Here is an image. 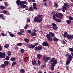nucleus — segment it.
<instances>
[{
  "mask_svg": "<svg viewBox=\"0 0 73 73\" xmlns=\"http://www.w3.org/2000/svg\"><path fill=\"white\" fill-rule=\"evenodd\" d=\"M46 62H48V60H49V63L50 64V68L51 70L52 71L54 70L55 66H56V64H57V60H56L55 58L53 57L50 58V57H48L46 58Z\"/></svg>",
  "mask_w": 73,
  "mask_h": 73,
  "instance_id": "nucleus-1",
  "label": "nucleus"
},
{
  "mask_svg": "<svg viewBox=\"0 0 73 73\" xmlns=\"http://www.w3.org/2000/svg\"><path fill=\"white\" fill-rule=\"evenodd\" d=\"M42 15L40 14L38 15L37 17H35L34 19V22L36 23L37 22L38 23H40L41 21H42V18L41 17Z\"/></svg>",
  "mask_w": 73,
  "mask_h": 73,
  "instance_id": "nucleus-2",
  "label": "nucleus"
},
{
  "mask_svg": "<svg viewBox=\"0 0 73 73\" xmlns=\"http://www.w3.org/2000/svg\"><path fill=\"white\" fill-rule=\"evenodd\" d=\"M42 49V46L41 45L35 47L34 48V49L36 51L41 50Z\"/></svg>",
  "mask_w": 73,
  "mask_h": 73,
  "instance_id": "nucleus-3",
  "label": "nucleus"
},
{
  "mask_svg": "<svg viewBox=\"0 0 73 73\" xmlns=\"http://www.w3.org/2000/svg\"><path fill=\"white\" fill-rule=\"evenodd\" d=\"M46 36V37H47V40L48 41H53V39L52 37H51L50 35L49 34H47Z\"/></svg>",
  "mask_w": 73,
  "mask_h": 73,
  "instance_id": "nucleus-4",
  "label": "nucleus"
},
{
  "mask_svg": "<svg viewBox=\"0 0 73 73\" xmlns=\"http://www.w3.org/2000/svg\"><path fill=\"white\" fill-rule=\"evenodd\" d=\"M6 56L5 52L3 53V52H0V57L1 58H5Z\"/></svg>",
  "mask_w": 73,
  "mask_h": 73,
  "instance_id": "nucleus-5",
  "label": "nucleus"
},
{
  "mask_svg": "<svg viewBox=\"0 0 73 73\" xmlns=\"http://www.w3.org/2000/svg\"><path fill=\"white\" fill-rule=\"evenodd\" d=\"M52 25L53 26L52 27V28L54 30H57L58 29V27H57V25L55 23H52Z\"/></svg>",
  "mask_w": 73,
  "mask_h": 73,
  "instance_id": "nucleus-6",
  "label": "nucleus"
},
{
  "mask_svg": "<svg viewBox=\"0 0 73 73\" xmlns=\"http://www.w3.org/2000/svg\"><path fill=\"white\" fill-rule=\"evenodd\" d=\"M42 45L43 46H49V45L48 43L45 41L43 42Z\"/></svg>",
  "mask_w": 73,
  "mask_h": 73,
  "instance_id": "nucleus-7",
  "label": "nucleus"
},
{
  "mask_svg": "<svg viewBox=\"0 0 73 73\" xmlns=\"http://www.w3.org/2000/svg\"><path fill=\"white\" fill-rule=\"evenodd\" d=\"M16 3L18 5H19L20 4L21 6H23V4L21 3V2L20 0H17L16 1Z\"/></svg>",
  "mask_w": 73,
  "mask_h": 73,
  "instance_id": "nucleus-8",
  "label": "nucleus"
},
{
  "mask_svg": "<svg viewBox=\"0 0 73 73\" xmlns=\"http://www.w3.org/2000/svg\"><path fill=\"white\" fill-rule=\"evenodd\" d=\"M68 36H70V35H69V34H68V33H67V32H65L64 33V35H63V37H66L67 36V37L68 39V40H69V38H68Z\"/></svg>",
  "mask_w": 73,
  "mask_h": 73,
  "instance_id": "nucleus-9",
  "label": "nucleus"
},
{
  "mask_svg": "<svg viewBox=\"0 0 73 73\" xmlns=\"http://www.w3.org/2000/svg\"><path fill=\"white\" fill-rule=\"evenodd\" d=\"M33 8L34 9H35V10H37V8L36 7V3H33Z\"/></svg>",
  "mask_w": 73,
  "mask_h": 73,
  "instance_id": "nucleus-10",
  "label": "nucleus"
},
{
  "mask_svg": "<svg viewBox=\"0 0 73 73\" xmlns=\"http://www.w3.org/2000/svg\"><path fill=\"white\" fill-rule=\"evenodd\" d=\"M58 14L59 18L60 19H62V17H63V14L61 13H59Z\"/></svg>",
  "mask_w": 73,
  "mask_h": 73,
  "instance_id": "nucleus-11",
  "label": "nucleus"
},
{
  "mask_svg": "<svg viewBox=\"0 0 73 73\" xmlns=\"http://www.w3.org/2000/svg\"><path fill=\"white\" fill-rule=\"evenodd\" d=\"M28 47L31 49H33L35 48V46H34V45H33V44H31L29 45Z\"/></svg>",
  "mask_w": 73,
  "mask_h": 73,
  "instance_id": "nucleus-12",
  "label": "nucleus"
},
{
  "mask_svg": "<svg viewBox=\"0 0 73 73\" xmlns=\"http://www.w3.org/2000/svg\"><path fill=\"white\" fill-rule=\"evenodd\" d=\"M56 17H58V14L57 13H56L55 15H53L52 17L53 19H55L56 18Z\"/></svg>",
  "mask_w": 73,
  "mask_h": 73,
  "instance_id": "nucleus-13",
  "label": "nucleus"
},
{
  "mask_svg": "<svg viewBox=\"0 0 73 73\" xmlns=\"http://www.w3.org/2000/svg\"><path fill=\"white\" fill-rule=\"evenodd\" d=\"M73 56H72L71 55H69V56L68 57V60L71 61L72 59V58H73Z\"/></svg>",
  "mask_w": 73,
  "mask_h": 73,
  "instance_id": "nucleus-14",
  "label": "nucleus"
},
{
  "mask_svg": "<svg viewBox=\"0 0 73 73\" xmlns=\"http://www.w3.org/2000/svg\"><path fill=\"white\" fill-rule=\"evenodd\" d=\"M4 64L5 66H7L9 64V62L8 61H6L4 62Z\"/></svg>",
  "mask_w": 73,
  "mask_h": 73,
  "instance_id": "nucleus-15",
  "label": "nucleus"
},
{
  "mask_svg": "<svg viewBox=\"0 0 73 73\" xmlns=\"http://www.w3.org/2000/svg\"><path fill=\"white\" fill-rule=\"evenodd\" d=\"M32 64H33V65H35V64L37 65V63H36V60H35V59H34V60H32Z\"/></svg>",
  "mask_w": 73,
  "mask_h": 73,
  "instance_id": "nucleus-16",
  "label": "nucleus"
},
{
  "mask_svg": "<svg viewBox=\"0 0 73 73\" xmlns=\"http://www.w3.org/2000/svg\"><path fill=\"white\" fill-rule=\"evenodd\" d=\"M49 34L50 35V36H51L52 37H54L55 36L54 34L52 32H49Z\"/></svg>",
  "mask_w": 73,
  "mask_h": 73,
  "instance_id": "nucleus-17",
  "label": "nucleus"
},
{
  "mask_svg": "<svg viewBox=\"0 0 73 73\" xmlns=\"http://www.w3.org/2000/svg\"><path fill=\"white\" fill-rule=\"evenodd\" d=\"M31 35L33 36H37V34L36 33L33 32L31 33Z\"/></svg>",
  "mask_w": 73,
  "mask_h": 73,
  "instance_id": "nucleus-18",
  "label": "nucleus"
},
{
  "mask_svg": "<svg viewBox=\"0 0 73 73\" xmlns=\"http://www.w3.org/2000/svg\"><path fill=\"white\" fill-rule=\"evenodd\" d=\"M24 40L27 43H28L29 42V39H28L27 38H25Z\"/></svg>",
  "mask_w": 73,
  "mask_h": 73,
  "instance_id": "nucleus-19",
  "label": "nucleus"
},
{
  "mask_svg": "<svg viewBox=\"0 0 73 73\" xmlns=\"http://www.w3.org/2000/svg\"><path fill=\"white\" fill-rule=\"evenodd\" d=\"M5 66L4 64H3L1 65V67L3 69H5Z\"/></svg>",
  "mask_w": 73,
  "mask_h": 73,
  "instance_id": "nucleus-20",
  "label": "nucleus"
},
{
  "mask_svg": "<svg viewBox=\"0 0 73 73\" xmlns=\"http://www.w3.org/2000/svg\"><path fill=\"white\" fill-rule=\"evenodd\" d=\"M28 11H33L34 10L32 7H30L29 8Z\"/></svg>",
  "mask_w": 73,
  "mask_h": 73,
  "instance_id": "nucleus-21",
  "label": "nucleus"
},
{
  "mask_svg": "<svg viewBox=\"0 0 73 73\" xmlns=\"http://www.w3.org/2000/svg\"><path fill=\"white\" fill-rule=\"evenodd\" d=\"M64 6H65V7H67V8H69V5H68V3H64Z\"/></svg>",
  "mask_w": 73,
  "mask_h": 73,
  "instance_id": "nucleus-22",
  "label": "nucleus"
},
{
  "mask_svg": "<svg viewBox=\"0 0 73 73\" xmlns=\"http://www.w3.org/2000/svg\"><path fill=\"white\" fill-rule=\"evenodd\" d=\"M43 60H44V61L45 62H46V60H46V56H44L43 57Z\"/></svg>",
  "mask_w": 73,
  "mask_h": 73,
  "instance_id": "nucleus-23",
  "label": "nucleus"
},
{
  "mask_svg": "<svg viewBox=\"0 0 73 73\" xmlns=\"http://www.w3.org/2000/svg\"><path fill=\"white\" fill-rule=\"evenodd\" d=\"M55 20L56 22H57V23H60V22H61V21L58 19H55Z\"/></svg>",
  "mask_w": 73,
  "mask_h": 73,
  "instance_id": "nucleus-24",
  "label": "nucleus"
},
{
  "mask_svg": "<svg viewBox=\"0 0 73 73\" xmlns=\"http://www.w3.org/2000/svg\"><path fill=\"white\" fill-rule=\"evenodd\" d=\"M38 59H40V57H41V55L39 54H38L37 55Z\"/></svg>",
  "mask_w": 73,
  "mask_h": 73,
  "instance_id": "nucleus-25",
  "label": "nucleus"
},
{
  "mask_svg": "<svg viewBox=\"0 0 73 73\" xmlns=\"http://www.w3.org/2000/svg\"><path fill=\"white\" fill-rule=\"evenodd\" d=\"M5 6H1L0 7V9L2 10H3L5 9Z\"/></svg>",
  "mask_w": 73,
  "mask_h": 73,
  "instance_id": "nucleus-26",
  "label": "nucleus"
},
{
  "mask_svg": "<svg viewBox=\"0 0 73 73\" xmlns=\"http://www.w3.org/2000/svg\"><path fill=\"white\" fill-rule=\"evenodd\" d=\"M21 3L22 4H27V2L24 1H21Z\"/></svg>",
  "mask_w": 73,
  "mask_h": 73,
  "instance_id": "nucleus-27",
  "label": "nucleus"
},
{
  "mask_svg": "<svg viewBox=\"0 0 73 73\" xmlns=\"http://www.w3.org/2000/svg\"><path fill=\"white\" fill-rule=\"evenodd\" d=\"M53 40L54 41H58V39L57 38H56V37H54L53 38Z\"/></svg>",
  "mask_w": 73,
  "mask_h": 73,
  "instance_id": "nucleus-28",
  "label": "nucleus"
},
{
  "mask_svg": "<svg viewBox=\"0 0 73 73\" xmlns=\"http://www.w3.org/2000/svg\"><path fill=\"white\" fill-rule=\"evenodd\" d=\"M67 24H70L71 23V21L70 20H67L66 21Z\"/></svg>",
  "mask_w": 73,
  "mask_h": 73,
  "instance_id": "nucleus-29",
  "label": "nucleus"
},
{
  "mask_svg": "<svg viewBox=\"0 0 73 73\" xmlns=\"http://www.w3.org/2000/svg\"><path fill=\"white\" fill-rule=\"evenodd\" d=\"M20 72L22 73H24L25 72V70L23 69H22L20 70Z\"/></svg>",
  "mask_w": 73,
  "mask_h": 73,
  "instance_id": "nucleus-30",
  "label": "nucleus"
},
{
  "mask_svg": "<svg viewBox=\"0 0 73 73\" xmlns=\"http://www.w3.org/2000/svg\"><path fill=\"white\" fill-rule=\"evenodd\" d=\"M54 4H55L54 5V7L56 8H57V7H58V5L57 4V3L55 2H54Z\"/></svg>",
  "mask_w": 73,
  "mask_h": 73,
  "instance_id": "nucleus-31",
  "label": "nucleus"
},
{
  "mask_svg": "<svg viewBox=\"0 0 73 73\" xmlns=\"http://www.w3.org/2000/svg\"><path fill=\"white\" fill-rule=\"evenodd\" d=\"M16 64H17V62H14L12 63V66H15V65H16Z\"/></svg>",
  "mask_w": 73,
  "mask_h": 73,
  "instance_id": "nucleus-32",
  "label": "nucleus"
},
{
  "mask_svg": "<svg viewBox=\"0 0 73 73\" xmlns=\"http://www.w3.org/2000/svg\"><path fill=\"white\" fill-rule=\"evenodd\" d=\"M7 54L8 56H9L11 55V51H8L7 52Z\"/></svg>",
  "mask_w": 73,
  "mask_h": 73,
  "instance_id": "nucleus-33",
  "label": "nucleus"
},
{
  "mask_svg": "<svg viewBox=\"0 0 73 73\" xmlns=\"http://www.w3.org/2000/svg\"><path fill=\"white\" fill-rule=\"evenodd\" d=\"M9 44H6L4 46V47L5 48H8L9 47Z\"/></svg>",
  "mask_w": 73,
  "mask_h": 73,
  "instance_id": "nucleus-34",
  "label": "nucleus"
},
{
  "mask_svg": "<svg viewBox=\"0 0 73 73\" xmlns=\"http://www.w3.org/2000/svg\"><path fill=\"white\" fill-rule=\"evenodd\" d=\"M11 60L12 61H15L16 60V59L14 57H12L11 58Z\"/></svg>",
  "mask_w": 73,
  "mask_h": 73,
  "instance_id": "nucleus-35",
  "label": "nucleus"
},
{
  "mask_svg": "<svg viewBox=\"0 0 73 73\" xmlns=\"http://www.w3.org/2000/svg\"><path fill=\"white\" fill-rule=\"evenodd\" d=\"M70 61L69 60H68L66 62V65H68L69 64H70Z\"/></svg>",
  "mask_w": 73,
  "mask_h": 73,
  "instance_id": "nucleus-36",
  "label": "nucleus"
},
{
  "mask_svg": "<svg viewBox=\"0 0 73 73\" xmlns=\"http://www.w3.org/2000/svg\"><path fill=\"white\" fill-rule=\"evenodd\" d=\"M68 18L69 19V20H73V17L70 16Z\"/></svg>",
  "mask_w": 73,
  "mask_h": 73,
  "instance_id": "nucleus-37",
  "label": "nucleus"
},
{
  "mask_svg": "<svg viewBox=\"0 0 73 73\" xmlns=\"http://www.w3.org/2000/svg\"><path fill=\"white\" fill-rule=\"evenodd\" d=\"M5 60H9V57L8 56H7L5 58Z\"/></svg>",
  "mask_w": 73,
  "mask_h": 73,
  "instance_id": "nucleus-38",
  "label": "nucleus"
},
{
  "mask_svg": "<svg viewBox=\"0 0 73 73\" xmlns=\"http://www.w3.org/2000/svg\"><path fill=\"white\" fill-rule=\"evenodd\" d=\"M63 9L64 10H65L66 11H68V8L65 7H63Z\"/></svg>",
  "mask_w": 73,
  "mask_h": 73,
  "instance_id": "nucleus-39",
  "label": "nucleus"
},
{
  "mask_svg": "<svg viewBox=\"0 0 73 73\" xmlns=\"http://www.w3.org/2000/svg\"><path fill=\"white\" fill-rule=\"evenodd\" d=\"M72 48H69V50L70 51L72 52H73V47H72Z\"/></svg>",
  "mask_w": 73,
  "mask_h": 73,
  "instance_id": "nucleus-40",
  "label": "nucleus"
},
{
  "mask_svg": "<svg viewBox=\"0 0 73 73\" xmlns=\"http://www.w3.org/2000/svg\"><path fill=\"white\" fill-rule=\"evenodd\" d=\"M22 44L21 43H19L17 44V46H21L22 45Z\"/></svg>",
  "mask_w": 73,
  "mask_h": 73,
  "instance_id": "nucleus-41",
  "label": "nucleus"
},
{
  "mask_svg": "<svg viewBox=\"0 0 73 73\" xmlns=\"http://www.w3.org/2000/svg\"><path fill=\"white\" fill-rule=\"evenodd\" d=\"M7 11L5 10H4L3 11V13L5 14V15H6L7 14Z\"/></svg>",
  "mask_w": 73,
  "mask_h": 73,
  "instance_id": "nucleus-42",
  "label": "nucleus"
},
{
  "mask_svg": "<svg viewBox=\"0 0 73 73\" xmlns=\"http://www.w3.org/2000/svg\"><path fill=\"white\" fill-rule=\"evenodd\" d=\"M28 27H29V25H26L24 27L25 29H26Z\"/></svg>",
  "mask_w": 73,
  "mask_h": 73,
  "instance_id": "nucleus-43",
  "label": "nucleus"
},
{
  "mask_svg": "<svg viewBox=\"0 0 73 73\" xmlns=\"http://www.w3.org/2000/svg\"><path fill=\"white\" fill-rule=\"evenodd\" d=\"M21 53H23L24 52V50L22 48L21 49Z\"/></svg>",
  "mask_w": 73,
  "mask_h": 73,
  "instance_id": "nucleus-44",
  "label": "nucleus"
},
{
  "mask_svg": "<svg viewBox=\"0 0 73 73\" xmlns=\"http://www.w3.org/2000/svg\"><path fill=\"white\" fill-rule=\"evenodd\" d=\"M27 32L29 33H32V31L31 30H28L27 31Z\"/></svg>",
  "mask_w": 73,
  "mask_h": 73,
  "instance_id": "nucleus-45",
  "label": "nucleus"
},
{
  "mask_svg": "<svg viewBox=\"0 0 73 73\" xmlns=\"http://www.w3.org/2000/svg\"><path fill=\"white\" fill-rule=\"evenodd\" d=\"M21 7H23V8H26V7H27V5H23V6H21Z\"/></svg>",
  "mask_w": 73,
  "mask_h": 73,
  "instance_id": "nucleus-46",
  "label": "nucleus"
},
{
  "mask_svg": "<svg viewBox=\"0 0 73 73\" xmlns=\"http://www.w3.org/2000/svg\"><path fill=\"white\" fill-rule=\"evenodd\" d=\"M5 5L6 6V7H7L9 5V4H8V3L7 2H5Z\"/></svg>",
  "mask_w": 73,
  "mask_h": 73,
  "instance_id": "nucleus-47",
  "label": "nucleus"
},
{
  "mask_svg": "<svg viewBox=\"0 0 73 73\" xmlns=\"http://www.w3.org/2000/svg\"><path fill=\"white\" fill-rule=\"evenodd\" d=\"M46 28H52V27H50V25H46Z\"/></svg>",
  "mask_w": 73,
  "mask_h": 73,
  "instance_id": "nucleus-48",
  "label": "nucleus"
},
{
  "mask_svg": "<svg viewBox=\"0 0 73 73\" xmlns=\"http://www.w3.org/2000/svg\"><path fill=\"white\" fill-rule=\"evenodd\" d=\"M38 65H40V64H41V62H40V60H38Z\"/></svg>",
  "mask_w": 73,
  "mask_h": 73,
  "instance_id": "nucleus-49",
  "label": "nucleus"
},
{
  "mask_svg": "<svg viewBox=\"0 0 73 73\" xmlns=\"http://www.w3.org/2000/svg\"><path fill=\"white\" fill-rule=\"evenodd\" d=\"M41 68H44V67H45V68H46V65H42L41 66Z\"/></svg>",
  "mask_w": 73,
  "mask_h": 73,
  "instance_id": "nucleus-50",
  "label": "nucleus"
},
{
  "mask_svg": "<svg viewBox=\"0 0 73 73\" xmlns=\"http://www.w3.org/2000/svg\"><path fill=\"white\" fill-rule=\"evenodd\" d=\"M1 35L2 36H6V35L4 33H1Z\"/></svg>",
  "mask_w": 73,
  "mask_h": 73,
  "instance_id": "nucleus-51",
  "label": "nucleus"
},
{
  "mask_svg": "<svg viewBox=\"0 0 73 73\" xmlns=\"http://www.w3.org/2000/svg\"><path fill=\"white\" fill-rule=\"evenodd\" d=\"M38 45V43H36L35 44V45H34V47H35V46H36V45Z\"/></svg>",
  "mask_w": 73,
  "mask_h": 73,
  "instance_id": "nucleus-52",
  "label": "nucleus"
},
{
  "mask_svg": "<svg viewBox=\"0 0 73 73\" xmlns=\"http://www.w3.org/2000/svg\"><path fill=\"white\" fill-rule=\"evenodd\" d=\"M66 69H67V70H69V66H66Z\"/></svg>",
  "mask_w": 73,
  "mask_h": 73,
  "instance_id": "nucleus-53",
  "label": "nucleus"
},
{
  "mask_svg": "<svg viewBox=\"0 0 73 73\" xmlns=\"http://www.w3.org/2000/svg\"><path fill=\"white\" fill-rule=\"evenodd\" d=\"M18 35H23V34H22V33H21V32H19L18 33Z\"/></svg>",
  "mask_w": 73,
  "mask_h": 73,
  "instance_id": "nucleus-54",
  "label": "nucleus"
},
{
  "mask_svg": "<svg viewBox=\"0 0 73 73\" xmlns=\"http://www.w3.org/2000/svg\"><path fill=\"white\" fill-rule=\"evenodd\" d=\"M27 20L28 22H30V21H31V20H30V19H29L28 18H27Z\"/></svg>",
  "mask_w": 73,
  "mask_h": 73,
  "instance_id": "nucleus-55",
  "label": "nucleus"
},
{
  "mask_svg": "<svg viewBox=\"0 0 73 73\" xmlns=\"http://www.w3.org/2000/svg\"><path fill=\"white\" fill-rule=\"evenodd\" d=\"M2 17H4V15L3 14H0V19Z\"/></svg>",
  "mask_w": 73,
  "mask_h": 73,
  "instance_id": "nucleus-56",
  "label": "nucleus"
},
{
  "mask_svg": "<svg viewBox=\"0 0 73 73\" xmlns=\"http://www.w3.org/2000/svg\"><path fill=\"white\" fill-rule=\"evenodd\" d=\"M10 36L11 37H13L14 36V35L13 34H10Z\"/></svg>",
  "mask_w": 73,
  "mask_h": 73,
  "instance_id": "nucleus-57",
  "label": "nucleus"
},
{
  "mask_svg": "<svg viewBox=\"0 0 73 73\" xmlns=\"http://www.w3.org/2000/svg\"><path fill=\"white\" fill-rule=\"evenodd\" d=\"M6 15H10V14L9 13V12H7V13L6 14Z\"/></svg>",
  "mask_w": 73,
  "mask_h": 73,
  "instance_id": "nucleus-58",
  "label": "nucleus"
},
{
  "mask_svg": "<svg viewBox=\"0 0 73 73\" xmlns=\"http://www.w3.org/2000/svg\"><path fill=\"white\" fill-rule=\"evenodd\" d=\"M63 43L64 44H66V42H65V40H63Z\"/></svg>",
  "mask_w": 73,
  "mask_h": 73,
  "instance_id": "nucleus-59",
  "label": "nucleus"
},
{
  "mask_svg": "<svg viewBox=\"0 0 73 73\" xmlns=\"http://www.w3.org/2000/svg\"><path fill=\"white\" fill-rule=\"evenodd\" d=\"M15 49H18V47H17V46H15Z\"/></svg>",
  "mask_w": 73,
  "mask_h": 73,
  "instance_id": "nucleus-60",
  "label": "nucleus"
},
{
  "mask_svg": "<svg viewBox=\"0 0 73 73\" xmlns=\"http://www.w3.org/2000/svg\"><path fill=\"white\" fill-rule=\"evenodd\" d=\"M66 56H67V57H69V53L66 54Z\"/></svg>",
  "mask_w": 73,
  "mask_h": 73,
  "instance_id": "nucleus-61",
  "label": "nucleus"
},
{
  "mask_svg": "<svg viewBox=\"0 0 73 73\" xmlns=\"http://www.w3.org/2000/svg\"><path fill=\"white\" fill-rule=\"evenodd\" d=\"M52 14H53V15H54L55 13H56V12L55 11H53L52 12Z\"/></svg>",
  "mask_w": 73,
  "mask_h": 73,
  "instance_id": "nucleus-62",
  "label": "nucleus"
},
{
  "mask_svg": "<svg viewBox=\"0 0 73 73\" xmlns=\"http://www.w3.org/2000/svg\"><path fill=\"white\" fill-rule=\"evenodd\" d=\"M2 49V47H1V46L0 45V51H1Z\"/></svg>",
  "mask_w": 73,
  "mask_h": 73,
  "instance_id": "nucleus-63",
  "label": "nucleus"
},
{
  "mask_svg": "<svg viewBox=\"0 0 73 73\" xmlns=\"http://www.w3.org/2000/svg\"><path fill=\"white\" fill-rule=\"evenodd\" d=\"M20 32H21L22 33H24V30H20Z\"/></svg>",
  "mask_w": 73,
  "mask_h": 73,
  "instance_id": "nucleus-64",
  "label": "nucleus"
}]
</instances>
